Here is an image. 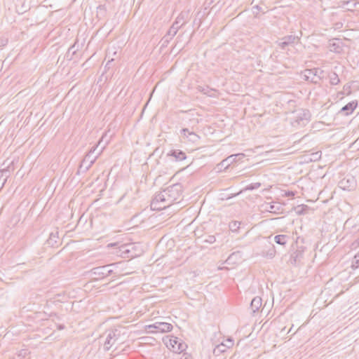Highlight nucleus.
<instances>
[{
  "label": "nucleus",
  "instance_id": "nucleus-23",
  "mask_svg": "<svg viewBox=\"0 0 359 359\" xmlns=\"http://www.w3.org/2000/svg\"><path fill=\"white\" fill-rule=\"evenodd\" d=\"M262 299L260 297H254L251 302H250V309L252 310V312L253 313H256L257 311H259V309H260V307L262 306Z\"/></svg>",
  "mask_w": 359,
  "mask_h": 359
},
{
  "label": "nucleus",
  "instance_id": "nucleus-24",
  "mask_svg": "<svg viewBox=\"0 0 359 359\" xmlns=\"http://www.w3.org/2000/svg\"><path fill=\"white\" fill-rule=\"evenodd\" d=\"M228 342H229L230 345L227 346L224 344H220L215 346V348L213 349V354L215 355H219L222 353H224L226 351V348L231 346L233 345V340L229 339Z\"/></svg>",
  "mask_w": 359,
  "mask_h": 359
},
{
  "label": "nucleus",
  "instance_id": "nucleus-11",
  "mask_svg": "<svg viewBox=\"0 0 359 359\" xmlns=\"http://www.w3.org/2000/svg\"><path fill=\"white\" fill-rule=\"evenodd\" d=\"M294 123L299 126H304L311 118V113L309 109H300L294 117Z\"/></svg>",
  "mask_w": 359,
  "mask_h": 359
},
{
  "label": "nucleus",
  "instance_id": "nucleus-27",
  "mask_svg": "<svg viewBox=\"0 0 359 359\" xmlns=\"http://www.w3.org/2000/svg\"><path fill=\"white\" fill-rule=\"evenodd\" d=\"M198 90L200 92L203 93L204 95H207L210 97L213 96L212 93L215 91L214 89L210 88L208 86H206V87L198 86Z\"/></svg>",
  "mask_w": 359,
  "mask_h": 359
},
{
  "label": "nucleus",
  "instance_id": "nucleus-26",
  "mask_svg": "<svg viewBox=\"0 0 359 359\" xmlns=\"http://www.w3.org/2000/svg\"><path fill=\"white\" fill-rule=\"evenodd\" d=\"M328 77L330 79V83L332 86H335L339 83L340 79L337 75V74L334 72H332L329 74Z\"/></svg>",
  "mask_w": 359,
  "mask_h": 359
},
{
  "label": "nucleus",
  "instance_id": "nucleus-16",
  "mask_svg": "<svg viewBox=\"0 0 359 359\" xmlns=\"http://www.w3.org/2000/svg\"><path fill=\"white\" fill-rule=\"evenodd\" d=\"M344 43L340 39H332L329 41V48L331 52L341 53L344 51Z\"/></svg>",
  "mask_w": 359,
  "mask_h": 359
},
{
  "label": "nucleus",
  "instance_id": "nucleus-34",
  "mask_svg": "<svg viewBox=\"0 0 359 359\" xmlns=\"http://www.w3.org/2000/svg\"><path fill=\"white\" fill-rule=\"evenodd\" d=\"M260 187H261V183L255 182V183H251L249 185H248L246 187V189L252 191V190L257 189L259 188Z\"/></svg>",
  "mask_w": 359,
  "mask_h": 359
},
{
  "label": "nucleus",
  "instance_id": "nucleus-46",
  "mask_svg": "<svg viewBox=\"0 0 359 359\" xmlns=\"http://www.w3.org/2000/svg\"><path fill=\"white\" fill-rule=\"evenodd\" d=\"M298 213H299V214H302V211H298Z\"/></svg>",
  "mask_w": 359,
  "mask_h": 359
},
{
  "label": "nucleus",
  "instance_id": "nucleus-35",
  "mask_svg": "<svg viewBox=\"0 0 359 359\" xmlns=\"http://www.w3.org/2000/svg\"><path fill=\"white\" fill-rule=\"evenodd\" d=\"M320 156H321L320 151H317V152L313 153V154H311V157L310 158V161H316L320 158Z\"/></svg>",
  "mask_w": 359,
  "mask_h": 359
},
{
  "label": "nucleus",
  "instance_id": "nucleus-31",
  "mask_svg": "<svg viewBox=\"0 0 359 359\" xmlns=\"http://www.w3.org/2000/svg\"><path fill=\"white\" fill-rule=\"evenodd\" d=\"M57 232H56L55 233H51L49 236V238L48 239V243L50 244V245H53L54 243H56L57 241L56 239L58 238L57 236Z\"/></svg>",
  "mask_w": 359,
  "mask_h": 359
},
{
  "label": "nucleus",
  "instance_id": "nucleus-41",
  "mask_svg": "<svg viewBox=\"0 0 359 359\" xmlns=\"http://www.w3.org/2000/svg\"><path fill=\"white\" fill-rule=\"evenodd\" d=\"M7 40L0 39V47L6 44Z\"/></svg>",
  "mask_w": 359,
  "mask_h": 359
},
{
  "label": "nucleus",
  "instance_id": "nucleus-40",
  "mask_svg": "<svg viewBox=\"0 0 359 359\" xmlns=\"http://www.w3.org/2000/svg\"><path fill=\"white\" fill-rule=\"evenodd\" d=\"M113 61H114V60H113V59H111V60H109V61L107 62L106 65H105V69H109V68H110V64H111Z\"/></svg>",
  "mask_w": 359,
  "mask_h": 359
},
{
  "label": "nucleus",
  "instance_id": "nucleus-39",
  "mask_svg": "<svg viewBox=\"0 0 359 359\" xmlns=\"http://www.w3.org/2000/svg\"><path fill=\"white\" fill-rule=\"evenodd\" d=\"M57 330H64V329L65 328V325H63V324H58V325H57Z\"/></svg>",
  "mask_w": 359,
  "mask_h": 359
},
{
  "label": "nucleus",
  "instance_id": "nucleus-10",
  "mask_svg": "<svg viewBox=\"0 0 359 359\" xmlns=\"http://www.w3.org/2000/svg\"><path fill=\"white\" fill-rule=\"evenodd\" d=\"M107 247H115V251L114 252L118 256H120L123 258L128 259V250L127 243L121 244L118 242L111 243L108 244Z\"/></svg>",
  "mask_w": 359,
  "mask_h": 359
},
{
  "label": "nucleus",
  "instance_id": "nucleus-43",
  "mask_svg": "<svg viewBox=\"0 0 359 359\" xmlns=\"http://www.w3.org/2000/svg\"><path fill=\"white\" fill-rule=\"evenodd\" d=\"M50 316H55L58 320H60V317H59V316H57V313H51L50 314Z\"/></svg>",
  "mask_w": 359,
  "mask_h": 359
},
{
  "label": "nucleus",
  "instance_id": "nucleus-44",
  "mask_svg": "<svg viewBox=\"0 0 359 359\" xmlns=\"http://www.w3.org/2000/svg\"><path fill=\"white\" fill-rule=\"evenodd\" d=\"M253 8L257 9V11H261L262 8L259 5H256L253 7Z\"/></svg>",
  "mask_w": 359,
  "mask_h": 359
},
{
  "label": "nucleus",
  "instance_id": "nucleus-6",
  "mask_svg": "<svg viewBox=\"0 0 359 359\" xmlns=\"http://www.w3.org/2000/svg\"><path fill=\"white\" fill-rule=\"evenodd\" d=\"M304 77L306 81L317 84L323 79L324 71L320 68L307 69L304 70Z\"/></svg>",
  "mask_w": 359,
  "mask_h": 359
},
{
  "label": "nucleus",
  "instance_id": "nucleus-30",
  "mask_svg": "<svg viewBox=\"0 0 359 359\" xmlns=\"http://www.w3.org/2000/svg\"><path fill=\"white\" fill-rule=\"evenodd\" d=\"M241 222L238 221H232L229 224V229L231 231H236L240 228Z\"/></svg>",
  "mask_w": 359,
  "mask_h": 359
},
{
  "label": "nucleus",
  "instance_id": "nucleus-37",
  "mask_svg": "<svg viewBox=\"0 0 359 359\" xmlns=\"http://www.w3.org/2000/svg\"><path fill=\"white\" fill-rule=\"evenodd\" d=\"M76 42H75L72 46H70L69 50H68L69 52L71 51V50H73L72 51V54L73 55H74L76 53V50H77V49L74 50L75 46H76Z\"/></svg>",
  "mask_w": 359,
  "mask_h": 359
},
{
  "label": "nucleus",
  "instance_id": "nucleus-17",
  "mask_svg": "<svg viewBox=\"0 0 359 359\" xmlns=\"http://www.w3.org/2000/svg\"><path fill=\"white\" fill-rule=\"evenodd\" d=\"M339 187L344 190H352L356 187V181L353 176H346L339 182Z\"/></svg>",
  "mask_w": 359,
  "mask_h": 359
},
{
  "label": "nucleus",
  "instance_id": "nucleus-36",
  "mask_svg": "<svg viewBox=\"0 0 359 359\" xmlns=\"http://www.w3.org/2000/svg\"><path fill=\"white\" fill-rule=\"evenodd\" d=\"M268 210L271 212H276L279 210V208H276L274 204H270Z\"/></svg>",
  "mask_w": 359,
  "mask_h": 359
},
{
  "label": "nucleus",
  "instance_id": "nucleus-12",
  "mask_svg": "<svg viewBox=\"0 0 359 359\" xmlns=\"http://www.w3.org/2000/svg\"><path fill=\"white\" fill-rule=\"evenodd\" d=\"M149 329H154L155 330H151V332H168L172 330V325L170 323L165 322H156L152 325H148Z\"/></svg>",
  "mask_w": 359,
  "mask_h": 359
},
{
  "label": "nucleus",
  "instance_id": "nucleus-20",
  "mask_svg": "<svg viewBox=\"0 0 359 359\" xmlns=\"http://www.w3.org/2000/svg\"><path fill=\"white\" fill-rule=\"evenodd\" d=\"M128 250V259H133L141 255L142 250L140 248L139 245L135 243H127Z\"/></svg>",
  "mask_w": 359,
  "mask_h": 359
},
{
  "label": "nucleus",
  "instance_id": "nucleus-8",
  "mask_svg": "<svg viewBox=\"0 0 359 359\" xmlns=\"http://www.w3.org/2000/svg\"><path fill=\"white\" fill-rule=\"evenodd\" d=\"M120 337V331L118 330H109L107 333L104 344L105 351H109Z\"/></svg>",
  "mask_w": 359,
  "mask_h": 359
},
{
  "label": "nucleus",
  "instance_id": "nucleus-18",
  "mask_svg": "<svg viewBox=\"0 0 359 359\" xmlns=\"http://www.w3.org/2000/svg\"><path fill=\"white\" fill-rule=\"evenodd\" d=\"M306 248L303 245L297 246L296 250L290 256V262L293 265L299 264L304 257Z\"/></svg>",
  "mask_w": 359,
  "mask_h": 359
},
{
  "label": "nucleus",
  "instance_id": "nucleus-15",
  "mask_svg": "<svg viewBox=\"0 0 359 359\" xmlns=\"http://www.w3.org/2000/svg\"><path fill=\"white\" fill-rule=\"evenodd\" d=\"M116 264H107L104 266H97L91 269L90 272L93 275L95 276V278L97 279H102L103 278L107 277V272L109 271H107L108 268L112 267Z\"/></svg>",
  "mask_w": 359,
  "mask_h": 359
},
{
  "label": "nucleus",
  "instance_id": "nucleus-28",
  "mask_svg": "<svg viewBox=\"0 0 359 359\" xmlns=\"http://www.w3.org/2000/svg\"><path fill=\"white\" fill-rule=\"evenodd\" d=\"M107 9L104 5H100L97 7V16L100 18L106 15Z\"/></svg>",
  "mask_w": 359,
  "mask_h": 359
},
{
  "label": "nucleus",
  "instance_id": "nucleus-32",
  "mask_svg": "<svg viewBox=\"0 0 359 359\" xmlns=\"http://www.w3.org/2000/svg\"><path fill=\"white\" fill-rule=\"evenodd\" d=\"M359 266V252L354 256L351 267L353 269H357Z\"/></svg>",
  "mask_w": 359,
  "mask_h": 359
},
{
  "label": "nucleus",
  "instance_id": "nucleus-7",
  "mask_svg": "<svg viewBox=\"0 0 359 359\" xmlns=\"http://www.w3.org/2000/svg\"><path fill=\"white\" fill-rule=\"evenodd\" d=\"M169 207L164 189L155 195L151 203V208L154 210H161Z\"/></svg>",
  "mask_w": 359,
  "mask_h": 359
},
{
  "label": "nucleus",
  "instance_id": "nucleus-45",
  "mask_svg": "<svg viewBox=\"0 0 359 359\" xmlns=\"http://www.w3.org/2000/svg\"><path fill=\"white\" fill-rule=\"evenodd\" d=\"M6 161H5L3 163L2 165H6Z\"/></svg>",
  "mask_w": 359,
  "mask_h": 359
},
{
  "label": "nucleus",
  "instance_id": "nucleus-4",
  "mask_svg": "<svg viewBox=\"0 0 359 359\" xmlns=\"http://www.w3.org/2000/svg\"><path fill=\"white\" fill-rule=\"evenodd\" d=\"M187 13L182 12L177 16L172 26L168 29L167 35L163 37L165 42H168L169 40L172 39L176 35L178 30L187 22L186 18H187Z\"/></svg>",
  "mask_w": 359,
  "mask_h": 359
},
{
  "label": "nucleus",
  "instance_id": "nucleus-14",
  "mask_svg": "<svg viewBox=\"0 0 359 359\" xmlns=\"http://www.w3.org/2000/svg\"><path fill=\"white\" fill-rule=\"evenodd\" d=\"M169 345L174 352H183L187 348V344L182 341L179 338L172 336L169 340Z\"/></svg>",
  "mask_w": 359,
  "mask_h": 359
},
{
  "label": "nucleus",
  "instance_id": "nucleus-42",
  "mask_svg": "<svg viewBox=\"0 0 359 359\" xmlns=\"http://www.w3.org/2000/svg\"><path fill=\"white\" fill-rule=\"evenodd\" d=\"M107 271H109L107 272V276H110L113 273V269H111V267L108 268V269H107Z\"/></svg>",
  "mask_w": 359,
  "mask_h": 359
},
{
  "label": "nucleus",
  "instance_id": "nucleus-33",
  "mask_svg": "<svg viewBox=\"0 0 359 359\" xmlns=\"http://www.w3.org/2000/svg\"><path fill=\"white\" fill-rule=\"evenodd\" d=\"M216 241L215 236L213 235H208L205 236V238L203 240V243L212 244Z\"/></svg>",
  "mask_w": 359,
  "mask_h": 359
},
{
  "label": "nucleus",
  "instance_id": "nucleus-19",
  "mask_svg": "<svg viewBox=\"0 0 359 359\" xmlns=\"http://www.w3.org/2000/svg\"><path fill=\"white\" fill-rule=\"evenodd\" d=\"M357 106V100L351 101L346 104L345 106H344L339 111V114L342 116H348L353 112V111L356 109Z\"/></svg>",
  "mask_w": 359,
  "mask_h": 359
},
{
  "label": "nucleus",
  "instance_id": "nucleus-9",
  "mask_svg": "<svg viewBox=\"0 0 359 359\" xmlns=\"http://www.w3.org/2000/svg\"><path fill=\"white\" fill-rule=\"evenodd\" d=\"M299 41V37L294 35H287L279 39L276 43L282 50H285L287 46L293 45Z\"/></svg>",
  "mask_w": 359,
  "mask_h": 359
},
{
  "label": "nucleus",
  "instance_id": "nucleus-21",
  "mask_svg": "<svg viewBox=\"0 0 359 359\" xmlns=\"http://www.w3.org/2000/svg\"><path fill=\"white\" fill-rule=\"evenodd\" d=\"M13 170V162L11 161L6 166L0 169V173L1 177L5 176V178L3 180L2 182L0 184V189H1L4 184H6L7 179L10 177L11 171Z\"/></svg>",
  "mask_w": 359,
  "mask_h": 359
},
{
  "label": "nucleus",
  "instance_id": "nucleus-22",
  "mask_svg": "<svg viewBox=\"0 0 359 359\" xmlns=\"http://www.w3.org/2000/svg\"><path fill=\"white\" fill-rule=\"evenodd\" d=\"M244 157L243 154H233L228 156L226 158L223 160L221 162V165L222 167H224L225 168H228L231 163H233V162H236V161L241 160L242 158Z\"/></svg>",
  "mask_w": 359,
  "mask_h": 359
},
{
  "label": "nucleus",
  "instance_id": "nucleus-25",
  "mask_svg": "<svg viewBox=\"0 0 359 359\" xmlns=\"http://www.w3.org/2000/svg\"><path fill=\"white\" fill-rule=\"evenodd\" d=\"M288 239L289 236L285 234L277 235L274 237V241L280 245H285Z\"/></svg>",
  "mask_w": 359,
  "mask_h": 359
},
{
  "label": "nucleus",
  "instance_id": "nucleus-1",
  "mask_svg": "<svg viewBox=\"0 0 359 359\" xmlns=\"http://www.w3.org/2000/svg\"><path fill=\"white\" fill-rule=\"evenodd\" d=\"M99 144H100V142L97 144L92 147L90 148V149L89 150V151L87 153V154L84 156V158H83V160L81 161V162L79 165V169L77 171V174H80L81 172H82V173L86 172V171H88L89 170V168L95 163L97 158L102 152V149H101L99 152H97V154H95Z\"/></svg>",
  "mask_w": 359,
  "mask_h": 359
},
{
  "label": "nucleus",
  "instance_id": "nucleus-2",
  "mask_svg": "<svg viewBox=\"0 0 359 359\" xmlns=\"http://www.w3.org/2000/svg\"><path fill=\"white\" fill-rule=\"evenodd\" d=\"M189 122L190 124L187 126H190L191 130L189 128H182L180 130V135L184 140H186L193 144H198L201 137L194 131V128L199 123L198 119L194 118H190Z\"/></svg>",
  "mask_w": 359,
  "mask_h": 359
},
{
  "label": "nucleus",
  "instance_id": "nucleus-13",
  "mask_svg": "<svg viewBox=\"0 0 359 359\" xmlns=\"http://www.w3.org/2000/svg\"><path fill=\"white\" fill-rule=\"evenodd\" d=\"M166 156L171 161L180 162L187 158L185 152L178 149H171L166 154Z\"/></svg>",
  "mask_w": 359,
  "mask_h": 359
},
{
  "label": "nucleus",
  "instance_id": "nucleus-38",
  "mask_svg": "<svg viewBox=\"0 0 359 359\" xmlns=\"http://www.w3.org/2000/svg\"><path fill=\"white\" fill-rule=\"evenodd\" d=\"M284 196H288V197H293L294 196V192L292 191H285Z\"/></svg>",
  "mask_w": 359,
  "mask_h": 359
},
{
  "label": "nucleus",
  "instance_id": "nucleus-29",
  "mask_svg": "<svg viewBox=\"0 0 359 359\" xmlns=\"http://www.w3.org/2000/svg\"><path fill=\"white\" fill-rule=\"evenodd\" d=\"M237 257L241 258V252L239 251L231 253L226 259V262L230 264Z\"/></svg>",
  "mask_w": 359,
  "mask_h": 359
},
{
  "label": "nucleus",
  "instance_id": "nucleus-3",
  "mask_svg": "<svg viewBox=\"0 0 359 359\" xmlns=\"http://www.w3.org/2000/svg\"><path fill=\"white\" fill-rule=\"evenodd\" d=\"M138 191L139 190L137 187H129L118 199V203H122L126 209L132 208L137 198Z\"/></svg>",
  "mask_w": 359,
  "mask_h": 359
},
{
  "label": "nucleus",
  "instance_id": "nucleus-5",
  "mask_svg": "<svg viewBox=\"0 0 359 359\" xmlns=\"http://www.w3.org/2000/svg\"><path fill=\"white\" fill-rule=\"evenodd\" d=\"M182 193V187L180 184L177 183L169 186L164 189V194L167 198V203L170 206L175 201L180 199Z\"/></svg>",
  "mask_w": 359,
  "mask_h": 359
}]
</instances>
